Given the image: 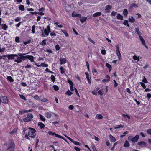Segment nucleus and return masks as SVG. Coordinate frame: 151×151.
I'll return each instance as SVG.
<instances>
[{
  "label": "nucleus",
  "instance_id": "nucleus-1",
  "mask_svg": "<svg viewBox=\"0 0 151 151\" xmlns=\"http://www.w3.org/2000/svg\"><path fill=\"white\" fill-rule=\"evenodd\" d=\"M28 54V53H18V55H17V56H15V57H17V59H14V62H17V63H19L22 62V61L24 60V55L26 54Z\"/></svg>",
  "mask_w": 151,
  "mask_h": 151
},
{
  "label": "nucleus",
  "instance_id": "nucleus-2",
  "mask_svg": "<svg viewBox=\"0 0 151 151\" xmlns=\"http://www.w3.org/2000/svg\"><path fill=\"white\" fill-rule=\"evenodd\" d=\"M15 147V145L14 142L12 140H10L7 145V150L9 151H14Z\"/></svg>",
  "mask_w": 151,
  "mask_h": 151
},
{
  "label": "nucleus",
  "instance_id": "nucleus-3",
  "mask_svg": "<svg viewBox=\"0 0 151 151\" xmlns=\"http://www.w3.org/2000/svg\"><path fill=\"white\" fill-rule=\"evenodd\" d=\"M28 129L29 131L28 132V135L31 137H35V130L31 128H29Z\"/></svg>",
  "mask_w": 151,
  "mask_h": 151
},
{
  "label": "nucleus",
  "instance_id": "nucleus-4",
  "mask_svg": "<svg viewBox=\"0 0 151 151\" xmlns=\"http://www.w3.org/2000/svg\"><path fill=\"white\" fill-rule=\"evenodd\" d=\"M50 29L49 25H48L46 28H45L44 29V34H43V32H42V36L43 37H45V35L46 36H48L49 34V33L50 32Z\"/></svg>",
  "mask_w": 151,
  "mask_h": 151
},
{
  "label": "nucleus",
  "instance_id": "nucleus-5",
  "mask_svg": "<svg viewBox=\"0 0 151 151\" xmlns=\"http://www.w3.org/2000/svg\"><path fill=\"white\" fill-rule=\"evenodd\" d=\"M139 139V136L138 135H136L134 137L131 138V137L129 136L128 139L129 141L131 140L133 143H135L137 142Z\"/></svg>",
  "mask_w": 151,
  "mask_h": 151
},
{
  "label": "nucleus",
  "instance_id": "nucleus-6",
  "mask_svg": "<svg viewBox=\"0 0 151 151\" xmlns=\"http://www.w3.org/2000/svg\"><path fill=\"white\" fill-rule=\"evenodd\" d=\"M116 55L119 60L121 59V55L119 50V45H117L116 46Z\"/></svg>",
  "mask_w": 151,
  "mask_h": 151
},
{
  "label": "nucleus",
  "instance_id": "nucleus-7",
  "mask_svg": "<svg viewBox=\"0 0 151 151\" xmlns=\"http://www.w3.org/2000/svg\"><path fill=\"white\" fill-rule=\"evenodd\" d=\"M48 134L50 135H55V136L59 138H61L65 141H66V139L63 138V137L61 136L58 135L56 133H55L54 132L52 131H49L48 132Z\"/></svg>",
  "mask_w": 151,
  "mask_h": 151
},
{
  "label": "nucleus",
  "instance_id": "nucleus-8",
  "mask_svg": "<svg viewBox=\"0 0 151 151\" xmlns=\"http://www.w3.org/2000/svg\"><path fill=\"white\" fill-rule=\"evenodd\" d=\"M82 107L79 105L75 106L74 108L73 111L75 112H79L82 110Z\"/></svg>",
  "mask_w": 151,
  "mask_h": 151
},
{
  "label": "nucleus",
  "instance_id": "nucleus-9",
  "mask_svg": "<svg viewBox=\"0 0 151 151\" xmlns=\"http://www.w3.org/2000/svg\"><path fill=\"white\" fill-rule=\"evenodd\" d=\"M139 38L142 44L143 45H144L146 49H147L148 48V47L146 44L145 42L144 39L142 38V37L141 36H140Z\"/></svg>",
  "mask_w": 151,
  "mask_h": 151
},
{
  "label": "nucleus",
  "instance_id": "nucleus-10",
  "mask_svg": "<svg viewBox=\"0 0 151 151\" xmlns=\"http://www.w3.org/2000/svg\"><path fill=\"white\" fill-rule=\"evenodd\" d=\"M24 58L25 60V59H28L29 60H30V61L32 62H35L34 60V57L32 56L31 55H24Z\"/></svg>",
  "mask_w": 151,
  "mask_h": 151
},
{
  "label": "nucleus",
  "instance_id": "nucleus-11",
  "mask_svg": "<svg viewBox=\"0 0 151 151\" xmlns=\"http://www.w3.org/2000/svg\"><path fill=\"white\" fill-rule=\"evenodd\" d=\"M85 75L86 76V79L87 80V81L88 82V83L89 84H91V76H89L88 73L87 72H85Z\"/></svg>",
  "mask_w": 151,
  "mask_h": 151
},
{
  "label": "nucleus",
  "instance_id": "nucleus-12",
  "mask_svg": "<svg viewBox=\"0 0 151 151\" xmlns=\"http://www.w3.org/2000/svg\"><path fill=\"white\" fill-rule=\"evenodd\" d=\"M112 6H111L108 5L106 6L105 10L106 13H109L110 12V10L111 9Z\"/></svg>",
  "mask_w": 151,
  "mask_h": 151
},
{
  "label": "nucleus",
  "instance_id": "nucleus-13",
  "mask_svg": "<svg viewBox=\"0 0 151 151\" xmlns=\"http://www.w3.org/2000/svg\"><path fill=\"white\" fill-rule=\"evenodd\" d=\"M137 144L139 145L141 147H145L147 146L146 143L143 141L138 142Z\"/></svg>",
  "mask_w": 151,
  "mask_h": 151
},
{
  "label": "nucleus",
  "instance_id": "nucleus-14",
  "mask_svg": "<svg viewBox=\"0 0 151 151\" xmlns=\"http://www.w3.org/2000/svg\"><path fill=\"white\" fill-rule=\"evenodd\" d=\"M15 56H17L16 54L8 55V58L9 60L14 59Z\"/></svg>",
  "mask_w": 151,
  "mask_h": 151
},
{
  "label": "nucleus",
  "instance_id": "nucleus-15",
  "mask_svg": "<svg viewBox=\"0 0 151 151\" xmlns=\"http://www.w3.org/2000/svg\"><path fill=\"white\" fill-rule=\"evenodd\" d=\"M33 110L31 109L29 110H26L24 109L23 110L20 111H19V114L22 115L23 113H27L29 112L32 111Z\"/></svg>",
  "mask_w": 151,
  "mask_h": 151
},
{
  "label": "nucleus",
  "instance_id": "nucleus-16",
  "mask_svg": "<svg viewBox=\"0 0 151 151\" xmlns=\"http://www.w3.org/2000/svg\"><path fill=\"white\" fill-rule=\"evenodd\" d=\"M45 116L47 118L50 119L51 117L52 114L51 112H47L45 114Z\"/></svg>",
  "mask_w": 151,
  "mask_h": 151
},
{
  "label": "nucleus",
  "instance_id": "nucleus-17",
  "mask_svg": "<svg viewBox=\"0 0 151 151\" xmlns=\"http://www.w3.org/2000/svg\"><path fill=\"white\" fill-rule=\"evenodd\" d=\"M135 32L137 33V34L139 36V37L140 36H141V34L140 31L139 30V27L136 28L135 29Z\"/></svg>",
  "mask_w": 151,
  "mask_h": 151
},
{
  "label": "nucleus",
  "instance_id": "nucleus-18",
  "mask_svg": "<svg viewBox=\"0 0 151 151\" xmlns=\"http://www.w3.org/2000/svg\"><path fill=\"white\" fill-rule=\"evenodd\" d=\"M2 102L3 103L6 104L8 103V99L6 96H4L2 97L1 98Z\"/></svg>",
  "mask_w": 151,
  "mask_h": 151
},
{
  "label": "nucleus",
  "instance_id": "nucleus-19",
  "mask_svg": "<svg viewBox=\"0 0 151 151\" xmlns=\"http://www.w3.org/2000/svg\"><path fill=\"white\" fill-rule=\"evenodd\" d=\"M80 20V21L82 23L84 22L87 19V18L86 17H81V16L80 17H79Z\"/></svg>",
  "mask_w": 151,
  "mask_h": 151
},
{
  "label": "nucleus",
  "instance_id": "nucleus-20",
  "mask_svg": "<svg viewBox=\"0 0 151 151\" xmlns=\"http://www.w3.org/2000/svg\"><path fill=\"white\" fill-rule=\"evenodd\" d=\"M109 137L110 138V142H114L116 141V139L115 138L111 135L110 134L109 135Z\"/></svg>",
  "mask_w": 151,
  "mask_h": 151
},
{
  "label": "nucleus",
  "instance_id": "nucleus-21",
  "mask_svg": "<svg viewBox=\"0 0 151 151\" xmlns=\"http://www.w3.org/2000/svg\"><path fill=\"white\" fill-rule=\"evenodd\" d=\"M44 10V9L43 8H40L39 9V12H38L37 13L38 14L40 15H44V13L43 12V11Z\"/></svg>",
  "mask_w": 151,
  "mask_h": 151
},
{
  "label": "nucleus",
  "instance_id": "nucleus-22",
  "mask_svg": "<svg viewBox=\"0 0 151 151\" xmlns=\"http://www.w3.org/2000/svg\"><path fill=\"white\" fill-rule=\"evenodd\" d=\"M129 20L130 22L133 23L135 21V19L132 16H131L129 17Z\"/></svg>",
  "mask_w": 151,
  "mask_h": 151
},
{
  "label": "nucleus",
  "instance_id": "nucleus-23",
  "mask_svg": "<svg viewBox=\"0 0 151 151\" xmlns=\"http://www.w3.org/2000/svg\"><path fill=\"white\" fill-rule=\"evenodd\" d=\"M2 27V29L4 30H6L8 28V26L6 24H2L1 25Z\"/></svg>",
  "mask_w": 151,
  "mask_h": 151
},
{
  "label": "nucleus",
  "instance_id": "nucleus-24",
  "mask_svg": "<svg viewBox=\"0 0 151 151\" xmlns=\"http://www.w3.org/2000/svg\"><path fill=\"white\" fill-rule=\"evenodd\" d=\"M97 119H100L103 118V116L101 114H98L96 115L95 118Z\"/></svg>",
  "mask_w": 151,
  "mask_h": 151
},
{
  "label": "nucleus",
  "instance_id": "nucleus-25",
  "mask_svg": "<svg viewBox=\"0 0 151 151\" xmlns=\"http://www.w3.org/2000/svg\"><path fill=\"white\" fill-rule=\"evenodd\" d=\"M38 126L40 127L41 129L44 128L45 126L44 124L41 122H39L38 123Z\"/></svg>",
  "mask_w": 151,
  "mask_h": 151
},
{
  "label": "nucleus",
  "instance_id": "nucleus-26",
  "mask_svg": "<svg viewBox=\"0 0 151 151\" xmlns=\"http://www.w3.org/2000/svg\"><path fill=\"white\" fill-rule=\"evenodd\" d=\"M40 101L41 102H45L48 101V100L42 96V97L40 98Z\"/></svg>",
  "mask_w": 151,
  "mask_h": 151
},
{
  "label": "nucleus",
  "instance_id": "nucleus-27",
  "mask_svg": "<svg viewBox=\"0 0 151 151\" xmlns=\"http://www.w3.org/2000/svg\"><path fill=\"white\" fill-rule=\"evenodd\" d=\"M72 16L73 17H80L81 15L77 13H75L74 12H73L72 13Z\"/></svg>",
  "mask_w": 151,
  "mask_h": 151
},
{
  "label": "nucleus",
  "instance_id": "nucleus-28",
  "mask_svg": "<svg viewBox=\"0 0 151 151\" xmlns=\"http://www.w3.org/2000/svg\"><path fill=\"white\" fill-rule=\"evenodd\" d=\"M106 66L108 68L109 72H110L112 69V67L111 65L110 64L106 63Z\"/></svg>",
  "mask_w": 151,
  "mask_h": 151
},
{
  "label": "nucleus",
  "instance_id": "nucleus-29",
  "mask_svg": "<svg viewBox=\"0 0 151 151\" xmlns=\"http://www.w3.org/2000/svg\"><path fill=\"white\" fill-rule=\"evenodd\" d=\"M123 13L124 17H127L128 13V12L127 9H124L123 10Z\"/></svg>",
  "mask_w": 151,
  "mask_h": 151
},
{
  "label": "nucleus",
  "instance_id": "nucleus-30",
  "mask_svg": "<svg viewBox=\"0 0 151 151\" xmlns=\"http://www.w3.org/2000/svg\"><path fill=\"white\" fill-rule=\"evenodd\" d=\"M130 146V144L127 140H125L123 145L124 147H128Z\"/></svg>",
  "mask_w": 151,
  "mask_h": 151
},
{
  "label": "nucleus",
  "instance_id": "nucleus-31",
  "mask_svg": "<svg viewBox=\"0 0 151 151\" xmlns=\"http://www.w3.org/2000/svg\"><path fill=\"white\" fill-rule=\"evenodd\" d=\"M116 17L117 19L119 20H122L123 19V16L121 15L120 14H118Z\"/></svg>",
  "mask_w": 151,
  "mask_h": 151
},
{
  "label": "nucleus",
  "instance_id": "nucleus-32",
  "mask_svg": "<svg viewBox=\"0 0 151 151\" xmlns=\"http://www.w3.org/2000/svg\"><path fill=\"white\" fill-rule=\"evenodd\" d=\"M41 96H39L37 95H35L34 98L37 101H40V98H41Z\"/></svg>",
  "mask_w": 151,
  "mask_h": 151
},
{
  "label": "nucleus",
  "instance_id": "nucleus-33",
  "mask_svg": "<svg viewBox=\"0 0 151 151\" xmlns=\"http://www.w3.org/2000/svg\"><path fill=\"white\" fill-rule=\"evenodd\" d=\"M60 64H62L65 63L66 62V59L65 58L61 59L60 60Z\"/></svg>",
  "mask_w": 151,
  "mask_h": 151
},
{
  "label": "nucleus",
  "instance_id": "nucleus-34",
  "mask_svg": "<svg viewBox=\"0 0 151 151\" xmlns=\"http://www.w3.org/2000/svg\"><path fill=\"white\" fill-rule=\"evenodd\" d=\"M39 116L41 121L43 122H45V118L43 115L40 114Z\"/></svg>",
  "mask_w": 151,
  "mask_h": 151
},
{
  "label": "nucleus",
  "instance_id": "nucleus-35",
  "mask_svg": "<svg viewBox=\"0 0 151 151\" xmlns=\"http://www.w3.org/2000/svg\"><path fill=\"white\" fill-rule=\"evenodd\" d=\"M101 12H96V13H95L93 14V16L94 17H98V16H100L101 15Z\"/></svg>",
  "mask_w": 151,
  "mask_h": 151
},
{
  "label": "nucleus",
  "instance_id": "nucleus-36",
  "mask_svg": "<svg viewBox=\"0 0 151 151\" xmlns=\"http://www.w3.org/2000/svg\"><path fill=\"white\" fill-rule=\"evenodd\" d=\"M124 125H121V124H120V125H116L115 127H114V128L115 129H119V128H123L124 127Z\"/></svg>",
  "mask_w": 151,
  "mask_h": 151
},
{
  "label": "nucleus",
  "instance_id": "nucleus-37",
  "mask_svg": "<svg viewBox=\"0 0 151 151\" xmlns=\"http://www.w3.org/2000/svg\"><path fill=\"white\" fill-rule=\"evenodd\" d=\"M19 9L21 11H24L25 10L24 7L22 5H20L19 7Z\"/></svg>",
  "mask_w": 151,
  "mask_h": 151
},
{
  "label": "nucleus",
  "instance_id": "nucleus-38",
  "mask_svg": "<svg viewBox=\"0 0 151 151\" xmlns=\"http://www.w3.org/2000/svg\"><path fill=\"white\" fill-rule=\"evenodd\" d=\"M123 24L125 26H127L128 27H130V25L128 24V21L127 20H124V21Z\"/></svg>",
  "mask_w": 151,
  "mask_h": 151
},
{
  "label": "nucleus",
  "instance_id": "nucleus-39",
  "mask_svg": "<svg viewBox=\"0 0 151 151\" xmlns=\"http://www.w3.org/2000/svg\"><path fill=\"white\" fill-rule=\"evenodd\" d=\"M133 58L134 60H137V61H139V56L137 57L136 55H134L133 56Z\"/></svg>",
  "mask_w": 151,
  "mask_h": 151
},
{
  "label": "nucleus",
  "instance_id": "nucleus-40",
  "mask_svg": "<svg viewBox=\"0 0 151 151\" xmlns=\"http://www.w3.org/2000/svg\"><path fill=\"white\" fill-rule=\"evenodd\" d=\"M7 79L10 82H12L14 81V80L12 78V77L10 76H9L7 77Z\"/></svg>",
  "mask_w": 151,
  "mask_h": 151
},
{
  "label": "nucleus",
  "instance_id": "nucleus-41",
  "mask_svg": "<svg viewBox=\"0 0 151 151\" xmlns=\"http://www.w3.org/2000/svg\"><path fill=\"white\" fill-rule=\"evenodd\" d=\"M133 7H134L135 8H137L138 6L135 3H133L130 6V8H132Z\"/></svg>",
  "mask_w": 151,
  "mask_h": 151
},
{
  "label": "nucleus",
  "instance_id": "nucleus-42",
  "mask_svg": "<svg viewBox=\"0 0 151 151\" xmlns=\"http://www.w3.org/2000/svg\"><path fill=\"white\" fill-rule=\"evenodd\" d=\"M27 117L29 119H32L33 118V116L32 114L31 113H29L27 114Z\"/></svg>",
  "mask_w": 151,
  "mask_h": 151
},
{
  "label": "nucleus",
  "instance_id": "nucleus-43",
  "mask_svg": "<svg viewBox=\"0 0 151 151\" xmlns=\"http://www.w3.org/2000/svg\"><path fill=\"white\" fill-rule=\"evenodd\" d=\"M23 121L25 122H29L31 121V119H29L27 117L24 118L23 120Z\"/></svg>",
  "mask_w": 151,
  "mask_h": 151
},
{
  "label": "nucleus",
  "instance_id": "nucleus-44",
  "mask_svg": "<svg viewBox=\"0 0 151 151\" xmlns=\"http://www.w3.org/2000/svg\"><path fill=\"white\" fill-rule=\"evenodd\" d=\"M54 24L56 25L57 27L59 28H62L63 27L62 25L60 24L59 23L57 22L55 23Z\"/></svg>",
  "mask_w": 151,
  "mask_h": 151
},
{
  "label": "nucleus",
  "instance_id": "nucleus-45",
  "mask_svg": "<svg viewBox=\"0 0 151 151\" xmlns=\"http://www.w3.org/2000/svg\"><path fill=\"white\" fill-rule=\"evenodd\" d=\"M40 66H42L43 67H47L48 66V65L47 64L45 63H41L40 64Z\"/></svg>",
  "mask_w": 151,
  "mask_h": 151
},
{
  "label": "nucleus",
  "instance_id": "nucleus-46",
  "mask_svg": "<svg viewBox=\"0 0 151 151\" xmlns=\"http://www.w3.org/2000/svg\"><path fill=\"white\" fill-rule=\"evenodd\" d=\"M60 73L61 74H64L65 73V72L64 69L62 67H61L60 68Z\"/></svg>",
  "mask_w": 151,
  "mask_h": 151
},
{
  "label": "nucleus",
  "instance_id": "nucleus-47",
  "mask_svg": "<svg viewBox=\"0 0 151 151\" xmlns=\"http://www.w3.org/2000/svg\"><path fill=\"white\" fill-rule=\"evenodd\" d=\"M19 96L21 98L24 100L25 101L27 99L22 94H19Z\"/></svg>",
  "mask_w": 151,
  "mask_h": 151
},
{
  "label": "nucleus",
  "instance_id": "nucleus-48",
  "mask_svg": "<svg viewBox=\"0 0 151 151\" xmlns=\"http://www.w3.org/2000/svg\"><path fill=\"white\" fill-rule=\"evenodd\" d=\"M122 115V116L124 118H126V117H127L129 119H130V116L128 114H123Z\"/></svg>",
  "mask_w": 151,
  "mask_h": 151
},
{
  "label": "nucleus",
  "instance_id": "nucleus-49",
  "mask_svg": "<svg viewBox=\"0 0 151 151\" xmlns=\"http://www.w3.org/2000/svg\"><path fill=\"white\" fill-rule=\"evenodd\" d=\"M53 87L54 88V89L55 91H58L59 90V87H58L56 85H54L53 86Z\"/></svg>",
  "mask_w": 151,
  "mask_h": 151
},
{
  "label": "nucleus",
  "instance_id": "nucleus-50",
  "mask_svg": "<svg viewBox=\"0 0 151 151\" xmlns=\"http://www.w3.org/2000/svg\"><path fill=\"white\" fill-rule=\"evenodd\" d=\"M50 78L53 82H54L55 80V78L54 76L52 75L50 77Z\"/></svg>",
  "mask_w": 151,
  "mask_h": 151
},
{
  "label": "nucleus",
  "instance_id": "nucleus-51",
  "mask_svg": "<svg viewBox=\"0 0 151 151\" xmlns=\"http://www.w3.org/2000/svg\"><path fill=\"white\" fill-rule=\"evenodd\" d=\"M140 84L141 86L144 89H145L146 88V86L145 83L143 82H140Z\"/></svg>",
  "mask_w": 151,
  "mask_h": 151
},
{
  "label": "nucleus",
  "instance_id": "nucleus-52",
  "mask_svg": "<svg viewBox=\"0 0 151 151\" xmlns=\"http://www.w3.org/2000/svg\"><path fill=\"white\" fill-rule=\"evenodd\" d=\"M142 81L145 83H146L148 82L145 76H144V78H143V79L142 80Z\"/></svg>",
  "mask_w": 151,
  "mask_h": 151
},
{
  "label": "nucleus",
  "instance_id": "nucleus-53",
  "mask_svg": "<svg viewBox=\"0 0 151 151\" xmlns=\"http://www.w3.org/2000/svg\"><path fill=\"white\" fill-rule=\"evenodd\" d=\"M73 93L71 92L69 90H68L67 91V95H68L69 96L73 94Z\"/></svg>",
  "mask_w": 151,
  "mask_h": 151
},
{
  "label": "nucleus",
  "instance_id": "nucleus-54",
  "mask_svg": "<svg viewBox=\"0 0 151 151\" xmlns=\"http://www.w3.org/2000/svg\"><path fill=\"white\" fill-rule=\"evenodd\" d=\"M35 25H33L32 27V32L33 33H35Z\"/></svg>",
  "mask_w": 151,
  "mask_h": 151
},
{
  "label": "nucleus",
  "instance_id": "nucleus-55",
  "mask_svg": "<svg viewBox=\"0 0 151 151\" xmlns=\"http://www.w3.org/2000/svg\"><path fill=\"white\" fill-rule=\"evenodd\" d=\"M17 128H14L12 131L10 132V133L11 134L15 133L17 132Z\"/></svg>",
  "mask_w": 151,
  "mask_h": 151
},
{
  "label": "nucleus",
  "instance_id": "nucleus-56",
  "mask_svg": "<svg viewBox=\"0 0 151 151\" xmlns=\"http://www.w3.org/2000/svg\"><path fill=\"white\" fill-rule=\"evenodd\" d=\"M20 19L21 18L19 17H17L14 19L15 21L16 22H19L20 20Z\"/></svg>",
  "mask_w": 151,
  "mask_h": 151
},
{
  "label": "nucleus",
  "instance_id": "nucleus-57",
  "mask_svg": "<svg viewBox=\"0 0 151 151\" xmlns=\"http://www.w3.org/2000/svg\"><path fill=\"white\" fill-rule=\"evenodd\" d=\"M28 129H28V128H24V129H23V132H22L23 134H25V133L26 132V131H27Z\"/></svg>",
  "mask_w": 151,
  "mask_h": 151
},
{
  "label": "nucleus",
  "instance_id": "nucleus-58",
  "mask_svg": "<svg viewBox=\"0 0 151 151\" xmlns=\"http://www.w3.org/2000/svg\"><path fill=\"white\" fill-rule=\"evenodd\" d=\"M86 65L87 69H88V71H89V70H90L89 65V63H88V62L87 61H86Z\"/></svg>",
  "mask_w": 151,
  "mask_h": 151
},
{
  "label": "nucleus",
  "instance_id": "nucleus-59",
  "mask_svg": "<svg viewBox=\"0 0 151 151\" xmlns=\"http://www.w3.org/2000/svg\"><path fill=\"white\" fill-rule=\"evenodd\" d=\"M101 53L103 55H104L106 54V51L105 50H102L101 51Z\"/></svg>",
  "mask_w": 151,
  "mask_h": 151
},
{
  "label": "nucleus",
  "instance_id": "nucleus-60",
  "mask_svg": "<svg viewBox=\"0 0 151 151\" xmlns=\"http://www.w3.org/2000/svg\"><path fill=\"white\" fill-rule=\"evenodd\" d=\"M19 38L18 37H16L15 39V41L17 43H19L20 42L19 40Z\"/></svg>",
  "mask_w": 151,
  "mask_h": 151
},
{
  "label": "nucleus",
  "instance_id": "nucleus-61",
  "mask_svg": "<svg viewBox=\"0 0 151 151\" xmlns=\"http://www.w3.org/2000/svg\"><path fill=\"white\" fill-rule=\"evenodd\" d=\"M74 89H75V92H76V94L79 97H80V95H79V93H78V91H77V90L75 88H74Z\"/></svg>",
  "mask_w": 151,
  "mask_h": 151
},
{
  "label": "nucleus",
  "instance_id": "nucleus-62",
  "mask_svg": "<svg viewBox=\"0 0 151 151\" xmlns=\"http://www.w3.org/2000/svg\"><path fill=\"white\" fill-rule=\"evenodd\" d=\"M88 40L94 44H95V42L93 40H92L91 38H88Z\"/></svg>",
  "mask_w": 151,
  "mask_h": 151
},
{
  "label": "nucleus",
  "instance_id": "nucleus-63",
  "mask_svg": "<svg viewBox=\"0 0 151 151\" xmlns=\"http://www.w3.org/2000/svg\"><path fill=\"white\" fill-rule=\"evenodd\" d=\"M67 81L70 85H73V83L68 78V79Z\"/></svg>",
  "mask_w": 151,
  "mask_h": 151
},
{
  "label": "nucleus",
  "instance_id": "nucleus-64",
  "mask_svg": "<svg viewBox=\"0 0 151 151\" xmlns=\"http://www.w3.org/2000/svg\"><path fill=\"white\" fill-rule=\"evenodd\" d=\"M55 47L56 49L58 50L60 49V47L59 45L58 44L56 45Z\"/></svg>",
  "mask_w": 151,
  "mask_h": 151
}]
</instances>
